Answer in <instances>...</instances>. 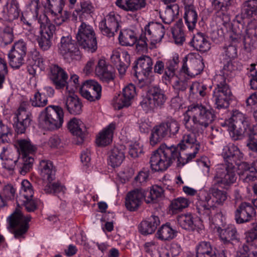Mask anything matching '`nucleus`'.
I'll list each match as a JSON object with an SVG mask.
<instances>
[{"mask_svg":"<svg viewBox=\"0 0 257 257\" xmlns=\"http://www.w3.org/2000/svg\"><path fill=\"white\" fill-rule=\"evenodd\" d=\"M212 183L209 193L204 196L196 203L198 213L202 218L208 220L212 224L218 225L217 218H222V214L217 205H222L227 199V193L218 189Z\"/></svg>","mask_w":257,"mask_h":257,"instance_id":"nucleus-1","label":"nucleus"},{"mask_svg":"<svg viewBox=\"0 0 257 257\" xmlns=\"http://www.w3.org/2000/svg\"><path fill=\"white\" fill-rule=\"evenodd\" d=\"M189 118L184 119L186 127L193 132L202 133L216 119L214 110L208 108L201 103L190 105L188 108Z\"/></svg>","mask_w":257,"mask_h":257,"instance_id":"nucleus-2","label":"nucleus"},{"mask_svg":"<svg viewBox=\"0 0 257 257\" xmlns=\"http://www.w3.org/2000/svg\"><path fill=\"white\" fill-rule=\"evenodd\" d=\"M178 153L175 145L167 146L163 144L152 154L150 160V167L154 172L166 170L176 160Z\"/></svg>","mask_w":257,"mask_h":257,"instance_id":"nucleus-3","label":"nucleus"},{"mask_svg":"<svg viewBox=\"0 0 257 257\" xmlns=\"http://www.w3.org/2000/svg\"><path fill=\"white\" fill-rule=\"evenodd\" d=\"M229 135L233 141L241 140L247 130H250V120L245 114L238 110H233L231 117L226 121Z\"/></svg>","mask_w":257,"mask_h":257,"instance_id":"nucleus-4","label":"nucleus"},{"mask_svg":"<svg viewBox=\"0 0 257 257\" xmlns=\"http://www.w3.org/2000/svg\"><path fill=\"white\" fill-rule=\"evenodd\" d=\"M64 112L62 108L57 105H49L39 115V122L45 129L55 130L60 128L63 123Z\"/></svg>","mask_w":257,"mask_h":257,"instance_id":"nucleus-5","label":"nucleus"},{"mask_svg":"<svg viewBox=\"0 0 257 257\" xmlns=\"http://www.w3.org/2000/svg\"><path fill=\"white\" fill-rule=\"evenodd\" d=\"M217 79L218 83L213 90L211 100L216 109L226 108L230 104L232 92L224 76L219 75Z\"/></svg>","mask_w":257,"mask_h":257,"instance_id":"nucleus-6","label":"nucleus"},{"mask_svg":"<svg viewBox=\"0 0 257 257\" xmlns=\"http://www.w3.org/2000/svg\"><path fill=\"white\" fill-rule=\"evenodd\" d=\"M76 42L81 49L94 53L97 49V41L95 33L92 26L82 22L76 35Z\"/></svg>","mask_w":257,"mask_h":257,"instance_id":"nucleus-7","label":"nucleus"},{"mask_svg":"<svg viewBox=\"0 0 257 257\" xmlns=\"http://www.w3.org/2000/svg\"><path fill=\"white\" fill-rule=\"evenodd\" d=\"M167 99L163 90L158 87H153L149 89L147 96L143 98L140 105L146 112L154 111L158 108H162Z\"/></svg>","mask_w":257,"mask_h":257,"instance_id":"nucleus-8","label":"nucleus"},{"mask_svg":"<svg viewBox=\"0 0 257 257\" xmlns=\"http://www.w3.org/2000/svg\"><path fill=\"white\" fill-rule=\"evenodd\" d=\"M77 45L71 36H63L58 44L59 52L68 63L79 60L82 54Z\"/></svg>","mask_w":257,"mask_h":257,"instance_id":"nucleus-9","label":"nucleus"},{"mask_svg":"<svg viewBox=\"0 0 257 257\" xmlns=\"http://www.w3.org/2000/svg\"><path fill=\"white\" fill-rule=\"evenodd\" d=\"M236 179L234 165L220 164L216 169V173L212 183L214 185L225 187L234 183Z\"/></svg>","mask_w":257,"mask_h":257,"instance_id":"nucleus-10","label":"nucleus"},{"mask_svg":"<svg viewBox=\"0 0 257 257\" xmlns=\"http://www.w3.org/2000/svg\"><path fill=\"white\" fill-rule=\"evenodd\" d=\"M30 215L24 216L21 212H15L9 217V224L14 229V234L16 238H24V234L28 228V222L31 220Z\"/></svg>","mask_w":257,"mask_h":257,"instance_id":"nucleus-11","label":"nucleus"},{"mask_svg":"<svg viewBox=\"0 0 257 257\" xmlns=\"http://www.w3.org/2000/svg\"><path fill=\"white\" fill-rule=\"evenodd\" d=\"M120 21L119 15L110 13L100 22L99 27L103 35L111 37L114 35V33L117 31Z\"/></svg>","mask_w":257,"mask_h":257,"instance_id":"nucleus-12","label":"nucleus"},{"mask_svg":"<svg viewBox=\"0 0 257 257\" xmlns=\"http://www.w3.org/2000/svg\"><path fill=\"white\" fill-rule=\"evenodd\" d=\"M136 94V87L130 84L125 87L121 94L115 96L113 99V105L115 109L119 110L129 106Z\"/></svg>","mask_w":257,"mask_h":257,"instance_id":"nucleus-13","label":"nucleus"},{"mask_svg":"<svg viewBox=\"0 0 257 257\" xmlns=\"http://www.w3.org/2000/svg\"><path fill=\"white\" fill-rule=\"evenodd\" d=\"M81 95L90 101L99 100L101 95V86L93 80L84 82L80 88Z\"/></svg>","mask_w":257,"mask_h":257,"instance_id":"nucleus-14","label":"nucleus"},{"mask_svg":"<svg viewBox=\"0 0 257 257\" xmlns=\"http://www.w3.org/2000/svg\"><path fill=\"white\" fill-rule=\"evenodd\" d=\"M168 28L160 23L152 22L145 27L144 31L151 44L155 45L161 41Z\"/></svg>","mask_w":257,"mask_h":257,"instance_id":"nucleus-15","label":"nucleus"},{"mask_svg":"<svg viewBox=\"0 0 257 257\" xmlns=\"http://www.w3.org/2000/svg\"><path fill=\"white\" fill-rule=\"evenodd\" d=\"M255 210L252 205L248 202H241L234 212V219L238 224L248 222L253 220Z\"/></svg>","mask_w":257,"mask_h":257,"instance_id":"nucleus-16","label":"nucleus"},{"mask_svg":"<svg viewBox=\"0 0 257 257\" xmlns=\"http://www.w3.org/2000/svg\"><path fill=\"white\" fill-rule=\"evenodd\" d=\"M222 155L226 165L234 164L238 165L239 163L242 161L244 158V154L240 150L239 148L232 144H230L224 147Z\"/></svg>","mask_w":257,"mask_h":257,"instance_id":"nucleus-17","label":"nucleus"},{"mask_svg":"<svg viewBox=\"0 0 257 257\" xmlns=\"http://www.w3.org/2000/svg\"><path fill=\"white\" fill-rule=\"evenodd\" d=\"M220 219L217 218L218 225H215L219 234V237L224 243L232 244V241L239 242V234L235 227L232 224L220 226L219 225Z\"/></svg>","mask_w":257,"mask_h":257,"instance_id":"nucleus-18","label":"nucleus"},{"mask_svg":"<svg viewBox=\"0 0 257 257\" xmlns=\"http://www.w3.org/2000/svg\"><path fill=\"white\" fill-rule=\"evenodd\" d=\"M257 46V21H251L248 24L246 34L243 36V48L250 52Z\"/></svg>","mask_w":257,"mask_h":257,"instance_id":"nucleus-19","label":"nucleus"},{"mask_svg":"<svg viewBox=\"0 0 257 257\" xmlns=\"http://www.w3.org/2000/svg\"><path fill=\"white\" fill-rule=\"evenodd\" d=\"M204 68V64L200 59L195 57L188 59L185 57L183 59V64L181 70L190 77H194L199 74Z\"/></svg>","mask_w":257,"mask_h":257,"instance_id":"nucleus-20","label":"nucleus"},{"mask_svg":"<svg viewBox=\"0 0 257 257\" xmlns=\"http://www.w3.org/2000/svg\"><path fill=\"white\" fill-rule=\"evenodd\" d=\"M152 65L153 61L149 56H143L139 58L133 67L136 77L139 80L143 79V78H140L142 74L145 77H148L152 73Z\"/></svg>","mask_w":257,"mask_h":257,"instance_id":"nucleus-21","label":"nucleus"},{"mask_svg":"<svg viewBox=\"0 0 257 257\" xmlns=\"http://www.w3.org/2000/svg\"><path fill=\"white\" fill-rule=\"evenodd\" d=\"M14 121V126L17 134L25 133L31 121L29 112H27L24 107H20L16 114Z\"/></svg>","mask_w":257,"mask_h":257,"instance_id":"nucleus-22","label":"nucleus"},{"mask_svg":"<svg viewBox=\"0 0 257 257\" xmlns=\"http://www.w3.org/2000/svg\"><path fill=\"white\" fill-rule=\"evenodd\" d=\"M145 190L137 188L128 192L125 199V206L130 211H135L141 204L143 200H145Z\"/></svg>","mask_w":257,"mask_h":257,"instance_id":"nucleus-23","label":"nucleus"},{"mask_svg":"<svg viewBox=\"0 0 257 257\" xmlns=\"http://www.w3.org/2000/svg\"><path fill=\"white\" fill-rule=\"evenodd\" d=\"M196 257H226L224 249L213 250L208 241H201L196 246Z\"/></svg>","mask_w":257,"mask_h":257,"instance_id":"nucleus-24","label":"nucleus"},{"mask_svg":"<svg viewBox=\"0 0 257 257\" xmlns=\"http://www.w3.org/2000/svg\"><path fill=\"white\" fill-rule=\"evenodd\" d=\"M50 79L57 89L63 88L68 83L67 74L63 69L56 65H52L50 67Z\"/></svg>","mask_w":257,"mask_h":257,"instance_id":"nucleus-25","label":"nucleus"},{"mask_svg":"<svg viewBox=\"0 0 257 257\" xmlns=\"http://www.w3.org/2000/svg\"><path fill=\"white\" fill-rule=\"evenodd\" d=\"M255 233H246L245 234L246 244L242 246L243 252L236 257H257V240Z\"/></svg>","mask_w":257,"mask_h":257,"instance_id":"nucleus-26","label":"nucleus"},{"mask_svg":"<svg viewBox=\"0 0 257 257\" xmlns=\"http://www.w3.org/2000/svg\"><path fill=\"white\" fill-rule=\"evenodd\" d=\"M111 61L116 65L119 74L123 75L130 64V56L126 52L121 54L115 52L112 55Z\"/></svg>","mask_w":257,"mask_h":257,"instance_id":"nucleus-27","label":"nucleus"},{"mask_svg":"<svg viewBox=\"0 0 257 257\" xmlns=\"http://www.w3.org/2000/svg\"><path fill=\"white\" fill-rule=\"evenodd\" d=\"M166 137L169 138V134L163 121L159 124L155 125L152 130L150 137V144L155 146Z\"/></svg>","mask_w":257,"mask_h":257,"instance_id":"nucleus-28","label":"nucleus"},{"mask_svg":"<svg viewBox=\"0 0 257 257\" xmlns=\"http://www.w3.org/2000/svg\"><path fill=\"white\" fill-rule=\"evenodd\" d=\"M68 128L73 135L80 139L79 143L83 141L86 133V128L82 121L76 118L71 119L68 123Z\"/></svg>","mask_w":257,"mask_h":257,"instance_id":"nucleus-29","label":"nucleus"},{"mask_svg":"<svg viewBox=\"0 0 257 257\" xmlns=\"http://www.w3.org/2000/svg\"><path fill=\"white\" fill-rule=\"evenodd\" d=\"M96 74L103 81H109L113 79L111 66L106 64L103 59L99 60L95 67Z\"/></svg>","mask_w":257,"mask_h":257,"instance_id":"nucleus-30","label":"nucleus"},{"mask_svg":"<svg viewBox=\"0 0 257 257\" xmlns=\"http://www.w3.org/2000/svg\"><path fill=\"white\" fill-rule=\"evenodd\" d=\"M39 170L44 181L50 183L55 179V170L50 161L41 160L40 162Z\"/></svg>","mask_w":257,"mask_h":257,"instance_id":"nucleus-31","label":"nucleus"},{"mask_svg":"<svg viewBox=\"0 0 257 257\" xmlns=\"http://www.w3.org/2000/svg\"><path fill=\"white\" fill-rule=\"evenodd\" d=\"M160 223L159 217L157 216L152 215L141 222L139 231L143 235L152 234L154 232Z\"/></svg>","mask_w":257,"mask_h":257,"instance_id":"nucleus-32","label":"nucleus"},{"mask_svg":"<svg viewBox=\"0 0 257 257\" xmlns=\"http://www.w3.org/2000/svg\"><path fill=\"white\" fill-rule=\"evenodd\" d=\"M38 22L40 25V35L52 38L56 27L54 25L51 24L48 17L44 14L41 15L38 18Z\"/></svg>","mask_w":257,"mask_h":257,"instance_id":"nucleus-33","label":"nucleus"},{"mask_svg":"<svg viewBox=\"0 0 257 257\" xmlns=\"http://www.w3.org/2000/svg\"><path fill=\"white\" fill-rule=\"evenodd\" d=\"M115 4L121 9L134 12L145 7L146 0H116Z\"/></svg>","mask_w":257,"mask_h":257,"instance_id":"nucleus-34","label":"nucleus"},{"mask_svg":"<svg viewBox=\"0 0 257 257\" xmlns=\"http://www.w3.org/2000/svg\"><path fill=\"white\" fill-rule=\"evenodd\" d=\"M240 16L242 19L257 17V0H245L241 4Z\"/></svg>","mask_w":257,"mask_h":257,"instance_id":"nucleus-35","label":"nucleus"},{"mask_svg":"<svg viewBox=\"0 0 257 257\" xmlns=\"http://www.w3.org/2000/svg\"><path fill=\"white\" fill-rule=\"evenodd\" d=\"M115 129V123H110L105 128L99 133L96 138V143L98 146H105L109 144L112 140L113 132Z\"/></svg>","mask_w":257,"mask_h":257,"instance_id":"nucleus-36","label":"nucleus"},{"mask_svg":"<svg viewBox=\"0 0 257 257\" xmlns=\"http://www.w3.org/2000/svg\"><path fill=\"white\" fill-rule=\"evenodd\" d=\"M184 18L188 29L192 31L195 28L198 20L197 13L192 5H185Z\"/></svg>","mask_w":257,"mask_h":257,"instance_id":"nucleus-37","label":"nucleus"},{"mask_svg":"<svg viewBox=\"0 0 257 257\" xmlns=\"http://www.w3.org/2000/svg\"><path fill=\"white\" fill-rule=\"evenodd\" d=\"M179 62L178 55H175L172 59L168 60L166 62L165 73L162 77L163 79L170 81L175 76L176 70L178 68Z\"/></svg>","mask_w":257,"mask_h":257,"instance_id":"nucleus-38","label":"nucleus"},{"mask_svg":"<svg viewBox=\"0 0 257 257\" xmlns=\"http://www.w3.org/2000/svg\"><path fill=\"white\" fill-rule=\"evenodd\" d=\"M118 40L122 46H132L137 41V34L133 30L125 29L120 32Z\"/></svg>","mask_w":257,"mask_h":257,"instance_id":"nucleus-39","label":"nucleus"},{"mask_svg":"<svg viewBox=\"0 0 257 257\" xmlns=\"http://www.w3.org/2000/svg\"><path fill=\"white\" fill-rule=\"evenodd\" d=\"M65 107L72 114H79L82 111V104L76 95L69 96L65 101Z\"/></svg>","mask_w":257,"mask_h":257,"instance_id":"nucleus-40","label":"nucleus"},{"mask_svg":"<svg viewBox=\"0 0 257 257\" xmlns=\"http://www.w3.org/2000/svg\"><path fill=\"white\" fill-rule=\"evenodd\" d=\"M125 158L123 147H114L109 155L110 165L113 168L119 166Z\"/></svg>","mask_w":257,"mask_h":257,"instance_id":"nucleus-41","label":"nucleus"},{"mask_svg":"<svg viewBox=\"0 0 257 257\" xmlns=\"http://www.w3.org/2000/svg\"><path fill=\"white\" fill-rule=\"evenodd\" d=\"M190 44L197 50L203 52L209 50L210 48V43L201 33H198L194 36Z\"/></svg>","mask_w":257,"mask_h":257,"instance_id":"nucleus-42","label":"nucleus"},{"mask_svg":"<svg viewBox=\"0 0 257 257\" xmlns=\"http://www.w3.org/2000/svg\"><path fill=\"white\" fill-rule=\"evenodd\" d=\"M177 234V231L170 226V223H167L158 229L156 236L161 240H170L176 236Z\"/></svg>","mask_w":257,"mask_h":257,"instance_id":"nucleus-43","label":"nucleus"},{"mask_svg":"<svg viewBox=\"0 0 257 257\" xmlns=\"http://www.w3.org/2000/svg\"><path fill=\"white\" fill-rule=\"evenodd\" d=\"M199 145V143H197L195 134L191 133L185 135L181 142L177 146H175L176 149V152L178 149L180 150H185L189 146L191 148L193 149V151L195 150V145Z\"/></svg>","mask_w":257,"mask_h":257,"instance_id":"nucleus-44","label":"nucleus"},{"mask_svg":"<svg viewBox=\"0 0 257 257\" xmlns=\"http://www.w3.org/2000/svg\"><path fill=\"white\" fill-rule=\"evenodd\" d=\"M178 224L183 229L193 231L195 229V225L194 223L193 217L191 214H184L178 215L177 217Z\"/></svg>","mask_w":257,"mask_h":257,"instance_id":"nucleus-45","label":"nucleus"},{"mask_svg":"<svg viewBox=\"0 0 257 257\" xmlns=\"http://www.w3.org/2000/svg\"><path fill=\"white\" fill-rule=\"evenodd\" d=\"M18 143L23 157H29L30 155L33 154L36 151V147L33 145L29 140H20L18 141Z\"/></svg>","mask_w":257,"mask_h":257,"instance_id":"nucleus-46","label":"nucleus"},{"mask_svg":"<svg viewBox=\"0 0 257 257\" xmlns=\"http://www.w3.org/2000/svg\"><path fill=\"white\" fill-rule=\"evenodd\" d=\"M48 4L46 8L52 15L58 16L62 11L65 5L64 0H48Z\"/></svg>","mask_w":257,"mask_h":257,"instance_id":"nucleus-47","label":"nucleus"},{"mask_svg":"<svg viewBox=\"0 0 257 257\" xmlns=\"http://www.w3.org/2000/svg\"><path fill=\"white\" fill-rule=\"evenodd\" d=\"M14 39V29L7 26L4 28L0 35V45L5 47L12 43Z\"/></svg>","mask_w":257,"mask_h":257,"instance_id":"nucleus-48","label":"nucleus"},{"mask_svg":"<svg viewBox=\"0 0 257 257\" xmlns=\"http://www.w3.org/2000/svg\"><path fill=\"white\" fill-rule=\"evenodd\" d=\"M6 7L7 15L10 20L12 21L18 19L21 14L19 3L17 0H10L7 3Z\"/></svg>","mask_w":257,"mask_h":257,"instance_id":"nucleus-49","label":"nucleus"},{"mask_svg":"<svg viewBox=\"0 0 257 257\" xmlns=\"http://www.w3.org/2000/svg\"><path fill=\"white\" fill-rule=\"evenodd\" d=\"M166 126L169 138L175 137L180 130V124L178 121L171 116H168L164 120Z\"/></svg>","mask_w":257,"mask_h":257,"instance_id":"nucleus-50","label":"nucleus"},{"mask_svg":"<svg viewBox=\"0 0 257 257\" xmlns=\"http://www.w3.org/2000/svg\"><path fill=\"white\" fill-rule=\"evenodd\" d=\"M189 200L183 197H179L173 199L170 205V210L173 213H177L182 211L189 205Z\"/></svg>","mask_w":257,"mask_h":257,"instance_id":"nucleus-51","label":"nucleus"},{"mask_svg":"<svg viewBox=\"0 0 257 257\" xmlns=\"http://www.w3.org/2000/svg\"><path fill=\"white\" fill-rule=\"evenodd\" d=\"M200 149V146L198 145H195V150L193 153L186 154L185 156H182L181 155V152L180 149L177 150L178 152V155L176 159L177 158V166L178 167H182L189 162L191 161L193 158L196 157V154L198 153V151Z\"/></svg>","mask_w":257,"mask_h":257,"instance_id":"nucleus-52","label":"nucleus"},{"mask_svg":"<svg viewBox=\"0 0 257 257\" xmlns=\"http://www.w3.org/2000/svg\"><path fill=\"white\" fill-rule=\"evenodd\" d=\"M25 57V56L11 50L8 53L9 64L12 67L15 68H19L24 64Z\"/></svg>","mask_w":257,"mask_h":257,"instance_id":"nucleus-53","label":"nucleus"},{"mask_svg":"<svg viewBox=\"0 0 257 257\" xmlns=\"http://www.w3.org/2000/svg\"><path fill=\"white\" fill-rule=\"evenodd\" d=\"M163 193V189L158 186H153L150 191L145 190V201L147 203H149L161 197Z\"/></svg>","mask_w":257,"mask_h":257,"instance_id":"nucleus-54","label":"nucleus"},{"mask_svg":"<svg viewBox=\"0 0 257 257\" xmlns=\"http://www.w3.org/2000/svg\"><path fill=\"white\" fill-rule=\"evenodd\" d=\"M30 103L34 107H43L48 103L47 97L44 96L42 93L37 91L31 98Z\"/></svg>","mask_w":257,"mask_h":257,"instance_id":"nucleus-55","label":"nucleus"},{"mask_svg":"<svg viewBox=\"0 0 257 257\" xmlns=\"http://www.w3.org/2000/svg\"><path fill=\"white\" fill-rule=\"evenodd\" d=\"M246 30L247 29L244 28L243 24L238 23L237 26H234L232 30V34L230 36V39L232 42H238L244 36L245 33L246 34Z\"/></svg>","mask_w":257,"mask_h":257,"instance_id":"nucleus-56","label":"nucleus"},{"mask_svg":"<svg viewBox=\"0 0 257 257\" xmlns=\"http://www.w3.org/2000/svg\"><path fill=\"white\" fill-rule=\"evenodd\" d=\"M150 41L149 39L145 34L142 33L135 43L136 44V50L138 52H144L147 50L148 42Z\"/></svg>","mask_w":257,"mask_h":257,"instance_id":"nucleus-57","label":"nucleus"},{"mask_svg":"<svg viewBox=\"0 0 257 257\" xmlns=\"http://www.w3.org/2000/svg\"><path fill=\"white\" fill-rule=\"evenodd\" d=\"M12 136V134L10 128L0 121V144H5L10 142V137Z\"/></svg>","mask_w":257,"mask_h":257,"instance_id":"nucleus-58","label":"nucleus"},{"mask_svg":"<svg viewBox=\"0 0 257 257\" xmlns=\"http://www.w3.org/2000/svg\"><path fill=\"white\" fill-rule=\"evenodd\" d=\"M34 162V159L32 157H22V162L18 163L21 164L19 168L21 169L20 172L22 175H25L29 172L32 168Z\"/></svg>","mask_w":257,"mask_h":257,"instance_id":"nucleus-59","label":"nucleus"},{"mask_svg":"<svg viewBox=\"0 0 257 257\" xmlns=\"http://www.w3.org/2000/svg\"><path fill=\"white\" fill-rule=\"evenodd\" d=\"M65 188L59 182H55L51 184L49 183L45 187L44 191L47 193H58L61 192H64Z\"/></svg>","mask_w":257,"mask_h":257,"instance_id":"nucleus-60","label":"nucleus"},{"mask_svg":"<svg viewBox=\"0 0 257 257\" xmlns=\"http://www.w3.org/2000/svg\"><path fill=\"white\" fill-rule=\"evenodd\" d=\"M27 49L26 43L22 40H20L14 44L11 50L26 56Z\"/></svg>","mask_w":257,"mask_h":257,"instance_id":"nucleus-61","label":"nucleus"},{"mask_svg":"<svg viewBox=\"0 0 257 257\" xmlns=\"http://www.w3.org/2000/svg\"><path fill=\"white\" fill-rule=\"evenodd\" d=\"M49 37H46L44 35H40L37 39L39 47L43 51H47L52 45L51 39Z\"/></svg>","mask_w":257,"mask_h":257,"instance_id":"nucleus-62","label":"nucleus"},{"mask_svg":"<svg viewBox=\"0 0 257 257\" xmlns=\"http://www.w3.org/2000/svg\"><path fill=\"white\" fill-rule=\"evenodd\" d=\"M22 191H23V196L24 198L33 197L34 191L32 186L27 180H23L21 183Z\"/></svg>","mask_w":257,"mask_h":257,"instance_id":"nucleus-63","label":"nucleus"},{"mask_svg":"<svg viewBox=\"0 0 257 257\" xmlns=\"http://www.w3.org/2000/svg\"><path fill=\"white\" fill-rule=\"evenodd\" d=\"M94 11V7L92 4L88 1H84L80 3V8L75 10L77 14L81 13L82 14H90Z\"/></svg>","mask_w":257,"mask_h":257,"instance_id":"nucleus-64","label":"nucleus"}]
</instances>
